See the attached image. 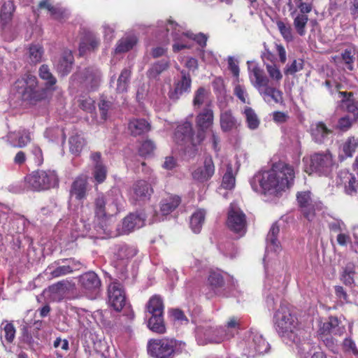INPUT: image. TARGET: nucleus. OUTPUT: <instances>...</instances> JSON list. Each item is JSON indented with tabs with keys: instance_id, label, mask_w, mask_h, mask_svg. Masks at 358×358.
<instances>
[{
	"instance_id": "1a4fd4ad",
	"label": "nucleus",
	"mask_w": 358,
	"mask_h": 358,
	"mask_svg": "<svg viewBox=\"0 0 358 358\" xmlns=\"http://www.w3.org/2000/svg\"><path fill=\"white\" fill-rule=\"evenodd\" d=\"M29 188L34 191H43L55 187L58 184V177L55 171L38 170L25 178Z\"/></svg>"
},
{
	"instance_id": "680f3d73",
	"label": "nucleus",
	"mask_w": 358,
	"mask_h": 358,
	"mask_svg": "<svg viewBox=\"0 0 358 358\" xmlns=\"http://www.w3.org/2000/svg\"><path fill=\"white\" fill-rule=\"evenodd\" d=\"M266 68L271 81L277 83H280L282 78L280 69L274 64H266Z\"/></svg>"
},
{
	"instance_id": "6ab92c4d",
	"label": "nucleus",
	"mask_w": 358,
	"mask_h": 358,
	"mask_svg": "<svg viewBox=\"0 0 358 358\" xmlns=\"http://www.w3.org/2000/svg\"><path fill=\"white\" fill-rule=\"evenodd\" d=\"M250 80L258 92L270 83L269 78L265 75L264 70L254 62H248Z\"/></svg>"
},
{
	"instance_id": "423d86ee",
	"label": "nucleus",
	"mask_w": 358,
	"mask_h": 358,
	"mask_svg": "<svg viewBox=\"0 0 358 358\" xmlns=\"http://www.w3.org/2000/svg\"><path fill=\"white\" fill-rule=\"evenodd\" d=\"M122 196L118 189H112L106 197L103 194H99L94 201L95 217L104 222L108 216L117 213L120 210V206Z\"/></svg>"
},
{
	"instance_id": "dca6fc26",
	"label": "nucleus",
	"mask_w": 358,
	"mask_h": 358,
	"mask_svg": "<svg viewBox=\"0 0 358 358\" xmlns=\"http://www.w3.org/2000/svg\"><path fill=\"white\" fill-rule=\"evenodd\" d=\"M79 284L85 294L96 296L101 290V281L94 271L86 272L79 277Z\"/></svg>"
},
{
	"instance_id": "2f4dec72",
	"label": "nucleus",
	"mask_w": 358,
	"mask_h": 358,
	"mask_svg": "<svg viewBox=\"0 0 358 358\" xmlns=\"http://www.w3.org/2000/svg\"><path fill=\"white\" fill-rule=\"evenodd\" d=\"M8 138L13 146L17 148H23L31 141L30 132L26 129L9 133Z\"/></svg>"
},
{
	"instance_id": "4d7b16f0",
	"label": "nucleus",
	"mask_w": 358,
	"mask_h": 358,
	"mask_svg": "<svg viewBox=\"0 0 358 358\" xmlns=\"http://www.w3.org/2000/svg\"><path fill=\"white\" fill-rule=\"evenodd\" d=\"M208 283L215 294H217V290L224 284L223 277L218 271H211L208 277Z\"/></svg>"
},
{
	"instance_id": "412c9836",
	"label": "nucleus",
	"mask_w": 358,
	"mask_h": 358,
	"mask_svg": "<svg viewBox=\"0 0 358 358\" xmlns=\"http://www.w3.org/2000/svg\"><path fill=\"white\" fill-rule=\"evenodd\" d=\"M297 201L301 208L304 217L312 221L315 217V204L310 196L309 191L299 192L297 194Z\"/></svg>"
},
{
	"instance_id": "f704fd0d",
	"label": "nucleus",
	"mask_w": 358,
	"mask_h": 358,
	"mask_svg": "<svg viewBox=\"0 0 358 358\" xmlns=\"http://www.w3.org/2000/svg\"><path fill=\"white\" fill-rule=\"evenodd\" d=\"M128 129L132 136H140L150 130V124L145 119L135 118L129 121Z\"/></svg>"
},
{
	"instance_id": "6e6d98bb",
	"label": "nucleus",
	"mask_w": 358,
	"mask_h": 358,
	"mask_svg": "<svg viewBox=\"0 0 358 358\" xmlns=\"http://www.w3.org/2000/svg\"><path fill=\"white\" fill-rule=\"evenodd\" d=\"M355 56V50L352 48L344 50L341 53V59L349 71L354 69Z\"/></svg>"
},
{
	"instance_id": "a878e982",
	"label": "nucleus",
	"mask_w": 358,
	"mask_h": 358,
	"mask_svg": "<svg viewBox=\"0 0 358 358\" xmlns=\"http://www.w3.org/2000/svg\"><path fill=\"white\" fill-rule=\"evenodd\" d=\"M181 79L176 83L174 90L169 92L171 99L177 100L182 94L190 90L192 80L189 74L184 71H181Z\"/></svg>"
},
{
	"instance_id": "cd10ccee",
	"label": "nucleus",
	"mask_w": 358,
	"mask_h": 358,
	"mask_svg": "<svg viewBox=\"0 0 358 358\" xmlns=\"http://www.w3.org/2000/svg\"><path fill=\"white\" fill-rule=\"evenodd\" d=\"M220 124L221 129L224 132L236 129L239 126V123L231 110L224 108L220 110Z\"/></svg>"
},
{
	"instance_id": "f3484780",
	"label": "nucleus",
	"mask_w": 358,
	"mask_h": 358,
	"mask_svg": "<svg viewBox=\"0 0 358 358\" xmlns=\"http://www.w3.org/2000/svg\"><path fill=\"white\" fill-rule=\"evenodd\" d=\"M62 263L64 264L60 265L59 262H55L48 266L44 271L45 275L51 280L71 273L78 269L77 264L72 259L62 260Z\"/></svg>"
},
{
	"instance_id": "4be33fe9",
	"label": "nucleus",
	"mask_w": 358,
	"mask_h": 358,
	"mask_svg": "<svg viewBox=\"0 0 358 358\" xmlns=\"http://www.w3.org/2000/svg\"><path fill=\"white\" fill-rule=\"evenodd\" d=\"M345 331V327L336 317H329L328 320L320 324L318 335H342Z\"/></svg>"
},
{
	"instance_id": "e2e57ef3",
	"label": "nucleus",
	"mask_w": 358,
	"mask_h": 358,
	"mask_svg": "<svg viewBox=\"0 0 358 358\" xmlns=\"http://www.w3.org/2000/svg\"><path fill=\"white\" fill-rule=\"evenodd\" d=\"M1 329L3 332V336L8 343H12L15 336V328L14 325L8 322H2Z\"/></svg>"
},
{
	"instance_id": "69168bd1",
	"label": "nucleus",
	"mask_w": 358,
	"mask_h": 358,
	"mask_svg": "<svg viewBox=\"0 0 358 358\" xmlns=\"http://www.w3.org/2000/svg\"><path fill=\"white\" fill-rule=\"evenodd\" d=\"M320 339L323 342L324 345L333 353L338 352V346L337 341L331 335H319Z\"/></svg>"
},
{
	"instance_id": "3c124183",
	"label": "nucleus",
	"mask_w": 358,
	"mask_h": 358,
	"mask_svg": "<svg viewBox=\"0 0 358 358\" xmlns=\"http://www.w3.org/2000/svg\"><path fill=\"white\" fill-rule=\"evenodd\" d=\"M308 21V17L304 14H296L294 17L293 24L298 34L303 36L306 34V27Z\"/></svg>"
},
{
	"instance_id": "0e129e2a",
	"label": "nucleus",
	"mask_w": 358,
	"mask_h": 358,
	"mask_svg": "<svg viewBox=\"0 0 358 358\" xmlns=\"http://www.w3.org/2000/svg\"><path fill=\"white\" fill-rule=\"evenodd\" d=\"M99 44V40L94 36L90 37L87 42L82 41L79 46L80 55H83L86 50H94L98 47Z\"/></svg>"
},
{
	"instance_id": "09e8293b",
	"label": "nucleus",
	"mask_w": 358,
	"mask_h": 358,
	"mask_svg": "<svg viewBox=\"0 0 358 358\" xmlns=\"http://www.w3.org/2000/svg\"><path fill=\"white\" fill-rule=\"evenodd\" d=\"M206 213L203 210H196L191 217L190 227L194 233H199L204 222Z\"/></svg>"
},
{
	"instance_id": "ddd939ff",
	"label": "nucleus",
	"mask_w": 358,
	"mask_h": 358,
	"mask_svg": "<svg viewBox=\"0 0 358 358\" xmlns=\"http://www.w3.org/2000/svg\"><path fill=\"white\" fill-rule=\"evenodd\" d=\"M224 340V328L213 327L210 324L196 327V341L199 345L220 343Z\"/></svg>"
},
{
	"instance_id": "79ce46f5",
	"label": "nucleus",
	"mask_w": 358,
	"mask_h": 358,
	"mask_svg": "<svg viewBox=\"0 0 358 358\" xmlns=\"http://www.w3.org/2000/svg\"><path fill=\"white\" fill-rule=\"evenodd\" d=\"M355 266L352 262L348 263L343 268L341 280L347 286L352 287L355 283Z\"/></svg>"
},
{
	"instance_id": "72a5a7b5",
	"label": "nucleus",
	"mask_w": 358,
	"mask_h": 358,
	"mask_svg": "<svg viewBox=\"0 0 358 358\" xmlns=\"http://www.w3.org/2000/svg\"><path fill=\"white\" fill-rule=\"evenodd\" d=\"M332 131L322 122H317L311 126V136L315 142L322 143Z\"/></svg>"
},
{
	"instance_id": "bb28decb",
	"label": "nucleus",
	"mask_w": 358,
	"mask_h": 358,
	"mask_svg": "<svg viewBox=\"0 0 358 358\" xmlns=\"http://www.w3.org/2000/svg\"><path fill=\"white\" fill-rule=\"evenodd\" d=\"M180 199L178 196H169L160 203V214L157 215L155 221L163 220V217L170 214L180 204Z\"/></svg>"
},
{
	"instance_id": "7ed1b4c3",
	"label": "nucleus",
	"mask_w": 358,
	"mask_h": 358,
	"mask_svg": "<svg viewBox=\"0 0 358 358\" xmlns=\"http://www.w3.org/2000/svg\"><path fill=\"white\" fill-rule=\"evenodd\" d=\"M275 328L287 345H299L305 341L306 331L299 327L298 319L287 305L282 304L273 316Z\"/></svg>"
},
{
	"instance_id": "a19ab883",
	"label": "nucleus",
	"mask_w": 358,
	"mask_h": 358,
	"mask_svg": "<svg viewBox=\"0 0 358 358\" xmlns=\"http://www.w3.org/2000/svg\"><path fill=\"white\" fill-rule=\"evenodd\" d=\"M137 253L136 249L133 246L120 245L115 253V257L118 260L128 261L133 258Z\"/></svg>"
},
{
	"instance_id": "f8f14e48",
	"label": "nucleus",
	"mask_w": 358,
	"mask_h": 358,
	"mask_svg": "<svg viewBox=\"0 0 358 358\" xmlns=\"http://www.w3.org/2000/svg\"><path fill=\"white\" fill-rule=\"evenodd\" d=\"M73 78L79 84L80 88L92 91L95 90L99 85L101 75L98 69L88 67L73 75Z\"/></svg>"
},
{
	"instance_id": "4c0bfd02",
	"label": "nucleus",
	"mask_w": 358,
	"mask_h": 358,
	"mask_svg": "<svg viewBox=\"0 0 358 358\" xmlns=\"http://www.w3.org/2000/svg\"><path fill=\"white\" fill-rule=\"evenodd\" d=\"M264 264H266V262H264ZM264 266L266 273L264 287L265 289H268V291H271L270 294H272V292H273V290L272 289H279L284 287V278L281 275H278L274 280L272 276H270V270L268 269L266 264H265Z\"/></svg>"
},
{
	"instance_id": "f257e3e1",
	"label": "nucleus",
	"mask_w": 358,
	"mask_h": 358,
	"mask_svg": "<svg viewBox=\"0 0 358 358\" xmlns=\"http://www.w3.org/2000/svg\"><path fill=\"white\" fill-rule=\"evenodd\" d=\"M294 171L290 165L283 162L274 164L267 171L256 173L250 184L257 193L270 196H279L292 185Z\"/></svg>"
},
{
	"instance_id": "39448f33",
	"label": "nucleus",
	"mask_w": 358,
	"mask_h": 358,
	"mask_svg": "<svg viewBox=\"0 0 358 358\" xmlns=\"http://www.w3.org/2000/svg\"><path fill=\"white\" fill-rule=\"evenodd\" d=\"M186 343L175 338L164 337L152 339L148 343V352L152 358H172L185 350Z\"/></svg>"
},
{
	"instance_id": "c9c22d12",
	"label": "nucleus",
	"mask_w": 358,
	"mask_h": 358,
	"mask_svg": "<svg viewBox=\"0 0 358 358\" xmlns=\"http://www.w3.org/2000/svg\"><path fill=\"white\" fill-rule=\"evenodd\" d=\"M170 66L169 59H163L153 63L147 71V76L149 79L157 80L159 76Z\"/></svg>"
},
{
	"instance_id": "2eb2a0df",
	"label": "nucleus",
	"mask_w": 358,
	"mask_h": 358,
	"mask_svg": "<svg viewBox=\"0 0 358 358\" xmlns=\"http://www.w3.org/2000/svg\"><path fill=\"white\" fill-rule=\"evenodd\" d=\"M108 303L116 311H120L126 305V296L122 285L117 280L110 283L108 287Z\"/></svg>"
},
{
	"instance_id": "aec40b11",
	"label": "nucleus",
	"mask_w": 358,
	"mask_h": 358,
	"mask_svg": "<svg viewBox=\"0 0 358 358\" xmlns=\"http://www.w3.org/2000/svg\"><path fill=\"white\" fill-rule=\"evenodd\" d=\"M73 61L72 52L69 50H64L59 56L53 60V64L59 74L66 76L71 72Z\"/></svg>"
},
{
	"instance_id": "de8ad7c7",
	"label": "nucleus",
	"mask_w": 358,
	"mask_h": 358,
	"mask_svg": "<svg viewBox=\"0 0 358 358\" xmlns=\"http://www.w3.org/2000/svg\"><path fill=\"white\" fill-rule=\"evenodd\" d=\"M131 70L124 69L122 71L117 83L116 90L119 93H123L127 91L130 83Z\"/></svg>"
},
{
	"instance_id": "a211bd4d",
	"label": "nucleus",
	"mask_w": 358,
	"mask_h": 358,
	"mask_svg": "<svg viewBox=\"0 0 358 358\" xmlns=\"http://www.w3.org/2000/svg\"><path fill=\"white\" fill-rule=\"evenodd\" d=\"M152 193L150 185L145 180H139L134 185L129 200L134 205H141L150 199Z\"/></svg>"
},
{
	"instance_id": "393cba45",
	"label": "nucleus",
	"mask_w": 358,
	"mask_h": 358,
	"mask_svg": "<svg viewBox=\"0 0 358 358\" xmlns=\"http://www.w3.org/2000/svg\"><path fill=\"white\" fill-rule=\"evenodd\" d=\"M144 224L145 216L143 213H131L122 221V233L129 234L136 229H140Z\"/></svg>"
},
{
	"instance_id": "20e7f679",
	"label": "nucleus",
	"mask_w": 358,
	"mask_h": 358,
	"mask_svg": "<svg viewBox=\"0 0 358 358\" xmlns=\"http://www.w3.org/2000/svg\"><path fill=\"white\" fill-rule=\"evenodd\" d=\"M157 27L164 39L169 40L168 36L169 33L171 34L175 41L173 45V50L175 52L185 48H190L191 45L187 41V38H192L203 48L206 45L207 36L206 35L202 33L195 35L185 33L183 27L171 20L158 21Z\"/></svg>"
},
{
	"instance_id": "4468645a",
	"label": "nucleus",
	"mask_w": 358,
	"mask_h": 358,
	"mask_svg": "<svg viewBox=\"0 0 358 358\" xmlns=\"http://www.w3.org/2000/svg\"><path fill=\"white\" fill-rule=\"evenodd\" d=\"M227 224L231 231L241 236L246 232V215L236 204L231 203L229 206Z\"/></svg>"
},
{
	"instance_id": "58836bf2",
	"label": "nucleus",
	"mask_w": 358,
	"mask_h": 358,
	"mask_svg": "<svg viewBox=\"0 0 358 358\" xmlns=\"http://www.w3.org/2000/svg\"><path fill=\"white\" fill-rule=\"evenodd\" d=\"M236 183L235 173L233 170V166L231 164L227 165V169L222 177L220 187H219L220 194L222 189L231 190L234 188Z\"/></svg>"
},
{
	"instance_id": "8fccbe9b",
	"label": "nucleus",
	"mask_w": 358,
	"mask_h": 358,
	"mask_svg": "<svg viewBox=\"0 0 358 358\" xmlns=\"http://www.w3.org/2000/svg\"><path fill=\"white\" fill-rule=\"evenodd\" d=\"M69 143L70 152L75 155H78L84 146L85 142L83 138L80 134H76L70 137Z\"/></svg>"
},
{
	"instance_id": "9b49d317",
	"label": "nucleus",
	"mask_w": 358,
	"mask_h": 358,
	"mask_svg": "<svg viewBox=\"0 0 358 358\" xmlns=\"http://www.w3.org/2000/svg\"><path fill=\"white\" fill-rule=\"evenodd\" d=\"M306 164L305 171L311 174L327 175L334 166L332 155L329 152L315 153L309 159L303 158Z\"/></svg>"
},
{
	"instance_id": "49530a36",
	"label": "nucleus",
	"mask_w": 358,
	"mask_h": 358,
	"mask_svg": "<svg viewBox=\"0 0 358 358\" xmlns=\"http://www.w3.org/2000/svg\"><path fill=\"white\" fill-rule=\"evenodd\" d=\"M14 11L15 6L13 1H8L3 3L0 14L1 21L3 25H6L11 21Z\"/></svg>"
},
{
	"instance_id": "0eeeda50",
	"label": "nucleus",
	"mask_w": 358,
	"mask_h": 358,
	"mask_svg": "<svg viewBox=\"0 0 358 358\" xmlns=\"http://www.w3.org/2000/svg\"><path fill=\"white\" fill-rule=\"evenodd\" d=\"M14 89L23 101L30 104H35L44 98V92L39 89L36 77L29 73L17 79Z\"/></svg>"
},
{
	"instance_id": "5701e85b",
	"label": "nucleus",
	"mask_w": 358,
	"mask_h": 358,
	"mask_svg": "<svg viewBox=\"0 0 358 358\" xmlns=\"http://www.w3.org/2000/svg\"><path fill=\"white\" fill-rule=\"evenodd\" d=\"M215 173V166L211 157H206L203 166L197 168L192 173L194 180L203 182L208 180Z\"/></svg>"
},
{
	"instance_id": "37998d69",
	"label": "nucleus",
	"mask_w": 358,
	"mask_h": 358,
	"mask_svg": "<svg viewBox=\"0 0 358 358\" xmlns=\"http://www.w3.org/2000/svg\"><path fill=\"white\" fill-rule=\"evenodd\" d=\"M137 39L135 36H127L118 41L115 48L116 53H123L130 50L136 45Z\"/></svg>"
},
{
	"instance_id": "13d9d810",
	"label": "nucleus",
	"mask_w": 358,
	"mask_h": 358,
	"mask_svg": "<svg viewBox=\"0 0 358 358\" xmlns=\"http://www.w3.org/2000/svg\"><path fill=\"white\" fill-rule=\"evenodd\" d=\"M208 91L203 87H199L194 94V97L193 99V105L194 106L199 108L201 105L206 103L208 102Z\"/></svg>"
},
{
	"instance_id": "5fc2aeb1",
	"label": "nucleus",
	"mask_w": 358,
	"mask_h": 358,
	"mask_svg": "<svg viewBox=\"0 0 358 358\" xmlns=\"http://www.w3.org/2000/svg\"><path fill=\"white\" fill-rule=\"evenodd\" d=\"M44 51L40 45H32L29 49V59L32 64H36L42 61Z\"/></svg>"
},
{
	"instance_id": "338daca9",
	"label": "nucleus",
	"mask_w": 358,
	"mask_h": 358,
	"mask_svg": "<svg viewBox=\"0 0 358 358\" xmlns=\"http://www.w3.org/2000/svg\"><path fill=\"white\" fill-rule=\"evenodd\" d=\"M90 229L91 223L81 221L79 217L75 220L73 230L79 233L78 236H85Z\"/></svg>"
},
{
	"instance_id": "052dcab7",
	"label": "nucleus",
	"mask_w": 358,
	"mask_h": 358,
	"mask_svg": "<svg viewBox=\"0 0 358 358\" xmlns=\"http://www.w3.org/2000/svg\"><path fill=\"white\" fill-rule=\"evenodd\" d=\"M276 25L282 36L286 41L291 42L293 41L292 29L289 24H285L282 21L279 20L276 22Z\"/></svg>"
},
{
	"instance_id": "ea45409f",
	"label": "nucleus",
	"mask_w": 358,
	"mask_h": 358,
	"mask_svg": "<svg viewBox=\"0 0 358 358\" xmlns=\"http://www.w3.org/2000/svg\"><path fill=\"white\" fill-rule=\"evenodd\" d=\"M344 191L350 196L358 195V180L350 173H344Z\"/></svg>"
},
{
	"instance_id": "c756f323",
	"label": "nucleus",
	"mask_w": 358,
	"mask_h": 358,
	"mask_svg": "<svg viewBox=\"0 0 358 358\" xmlns=\"http://www.w3.org/2000/svg\"><path fill=\"white\" fill-rule=\"evenodd\" d=\"M279 232V226L277 223L273 224L266 237V253H268L269 250L276 252L280 250V243L278 240ZM267 257L268 254H266L264 258V262H266Z\"/></svg>"
},
{
	"instance_id": "9d476101",
	"label": "nucleus",
	"mask_w": 358,
	"mask_h": 358,
	"mask_svg": "<svg viewBox=\"0 0 358 358\" xmlns=\"http://www.w3.org/2000/svg\"><path fill=\"white\" fill-rule=\"evenodd\" d=\"M243 354L248 357H255L266 352L268 344L256 330L251 329L240 343Z\"/></svg>"
},
{
	"instance_id": "f03ea898",
	"label": "nucleus",
	"mask_w": 358,
	"mask_h": 358,
	"mask_svg": "<svg viewBox=\"0 0 358 358\" xmlns=\"http://www.w3.org/2000/svg\"><path fill=\"white\" fill-rule=\"evenodd\" d=\"M213 111L210 105L207 104L196 115V125L198 129L196 134H193L192 124L185 122L177 127L173 140L179 145H186L185 151L187 152H192V153H194L197 150L198 145L204 140L206 131L213 125Z\"/></svg>"
},
{
	"instance_id": "c85d7f7f",
	"label": "nucleus",
	"mask_w": 358,
	"mask_h": 358,
	"mask_svg": "<svg viewBox=\"0 0 358 358\" xmlns=\"http://www.w3.org/2000/svg\"><path fill=\"white\" fill-rule=\"evenodd\" d=\"M339 97L341 98L342 107L352 115L353 120L358 121V101L353 99V94L350 92H340Z\"/></svg>"
},
{
	"instance_id": "c03bdc74",
	"label": "nucleus",
	"mask_w": 358,
	"mask_h": 358,
	"mask_svg": "<svg viewBox=\"0 0 358 358\" xmlns=\"http://www.w3.org/2000/svg\"><path fill=\"white\" fill-rule=\"evenodd\" d=\"M259 93L264 97L265 101L268 98L273 99L275 103H280L282 100V92L270 85L263 88Z\"/></svg>"
},
{
	"instance_id": "603ef678",
	"label": "nucleus",
	"mask_w": 358,
	"mask_h": 358,
	"mask_svg": "<svg viewBox=\"0 0 358 358\" xmlns=\"http://www.w3.org/2000/svg\"><path fill=\"white\" fill-rule=\"evenodd\" d=\"M244 115L248 128L252 130L256 129L259 125V120L255 110L250 107H245Z\"/></svg>"
},
{
	"instance_id": "7c9ffc66",
	"label": "nucleus",
	"mask_w": 358,
	"mask_h": 358,
	"mask_svg": "<svg viewBox=\"0 0 358 358\" xmlns=\"http://www.w3.org/2000/svg\"><path fill=\"white\" fill-rule=\"evenodd\" d=\"M70 286V282L64 280L52 285L48 288L51 299L56 301L62 300L69 292Z\"/></svg>"
},
{
	"instance_id": "473e14b6",
	"label": "nucleus",
	"mask_w": 358,
	"mask_h": 358,
	"mask_svg": "<svg viewBox=\"0 0 358 358\" xmlns=\"http://www.w3.org/2000/svg\"><path fill=\"white\" fill-rule=\"evenodd\" d=\"M90 158L94 164V178L98 183H101L106 178L107 170L101 161V154L100 152H94L91 155Z\"/></svg>"
},
{
	"instance_id": "864d4df0",
	"label": "nucleus",
	"mask_w": 358,
	"mask_h": 358,
	"mask_svg": "<svg viewBox=\"0 0 358 358\" xmlns=\"http://www.w3.org/2000/svg\"><path fill=\"white\" fill-rule=\"evenodd\" d=\"M38 74L40 78L45 81V85L48 87H51L55 85L57 80L55 77L52 75V73L50 72L48 65H41L38 70Z\"/></svg>"
},
{
	"instance_id": "b1692460",
	"label": "nucleus",
	"mask_w": 358,
	"mask_h": 358,
	"mask_svg": "<svg viewBox=\"0 0 358 358\" xmlns=\"http://www.w3.org/2000/svg\"><path fill=\"white\" fill-rule=\"evenodd\" d=\"M89 189L87 177L83 175L79 176L71 185L70 194L78 200H82L86 197Z\"/></svg>"
},
{
	"instance_id": "bf43d9fd",
	"label": "nucleus",
	"mask_w": 358,
	"mask_h": 358,
	"mask_svg": "<svg viewBox=\"0 0 358 358\" xmlns=\"http://www.w3.org/2000/svg\"><path fill=\"white\" fill-rule=\"evenodd\" d=\"M358 147V139L354 136L349 137L343 145V152L346 157H350Z\"/></svg>"
},
{
	"instance_id": "6e6552de",
	"label": "nucleus",
	"mask_w": 358,
	"mask_h": 358,
	"mask_svg": "<svg viewBox=\"0 0 358 358\" xmlns=\"http://www.w3.org/2000/svg\"><path fill=\"white\" fill-rule=\"evenodd\" d=\"M146 309L151 315L148 322V328L153 332L164 334L166 327L163 317L164 303L160 296H152L146 305Z\"/></svg>"
},
{
	"instance_id": "774afa93",
	"label": "nucleus",
	"mask_w": 358,
	"mask_h": 358,
	"mask_svg": "<svg viewBox=\"0 0 358 358\" xmlns=\"http://www.w3.org/2000/svg\"><path fill=\"white\" fill-rule=\"evenodd\" d=\"M342 346L345 352L358 357V349L356 343L350 338H345L343 342Z\"/></svg>"
},
{
	"instance_id": "e433bc0d",
	"label": "nucleus",
	"mask_w": 358,
	"mask_h": 358,
	"mask_svg": "<svg viewBox=\"0 0 358 358\" xmlns=\"http://www.w3.org/2000/svg\"><path fill=\"white\" fill-rule=\"evenodd\" d=\"M264 264H266V262H264ZM264 266L266 273L264 287L265 289H268V291H271L270 294H272V292H273V290L272 289H279L284 287V278L281 275H278L274 280L272 276H270V270L268 269L266 264H265Z\"/></svg>"
},
{
	"instance_id": "a18cd8bd",
	"label": "nucleus",
	"mask_w": 358,
	"mask_h": 358,
	"mask_svg": "<svg viewBox=\"0 0 358 358\" xmlns=\"http://www.w3.org/2000/svg\"><path fill=\"white\" fill-rule=\"evenodd\" d=\"M242 327L241 320L237 317H231L227 322L226 329H224V339H229L234 336Z\"/></svg>"
}]
</instances>
